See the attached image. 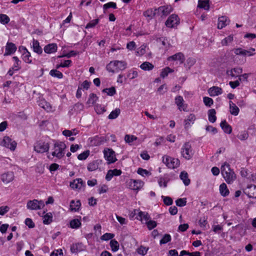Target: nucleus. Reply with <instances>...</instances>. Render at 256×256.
I'll use <instances>...</instances> for the list:
<instances>
[{"instance_id": "nucleus-1", "label": "nucleus", "mask_w": 256, "mask_h": 256, "mask_svg": "<svg viewBox=\"0 0 256 256\" xmlns=\"http://www.w3.org/2000/svg\"><path fill=\"white\" fill-rule=\"evenodd\" d=\"M220 170L222 177L228 184H232L235 180L236 174L228 164L224 162Z\"/></svg>"}, {"instance_id": "nucleus-2", "label": "nucleus", "mask_w": 256, "mask_h": 256, "mask_svg": "<svg viewBox=\"0 0 256 256\" xmlns=\"http://www.w3.org/2000/svg\"><path fill=\"white\" fill-rule=\"evenodd\" d=\"M127 68V63L124 60H114L110 61L106 66V70L112 74L123 71Z\"/></svg>"}, {"instance_id": "nucleus-3", "label": "nucleus", "mask_w": 256, "mask_h": 256, "mask_svg": "<svg viewBox=\"0 0 256 256\" xmlns=\"http://www.w3.org/2000/svg\"><path fill=\"white\" fill-rule=\"evenodd\" d=\"M66 146L64 142L56 141L54 143V146L52 148V155L58 159L62 158L66 154Z\"/></svg>"}, {"instance_id": "nucleus-4", "label": "nucleus", "mask_w": 256, "mask_h": 256, "mask_svg": "<svg viewBox=\"0 0 256 256\" xmlns=\"http://www.w3.org/2000/svg\"><path fill=\"white\" fill-rule=\"evenodd\" d=\"M162 162L168 168L171 169L178 168L180 164L178 159L168 156H162Z\"/></svg>"}, {"instance_id": "nucleus-5", "label": "nucleus", "mask_w": 256, "mask_h": 256, "mask_svg": "<svg viewBox=\"0 0 256 256\" xmlns=\"http://www.w3.org/2000/svg\"><path fill=\"white\" fill-rule=\"evenodd\" d=\"M45 206V204L42 200L34 199L30 200L27 202L26 208L30 210H38L42 208Z\"/></svg>"}, {"instance_id": "nucleus-6", "label": "nucleus", "mask_w": 256, "mask_h": 256, "mask_svg": "<svg viewBox=\"0 0 256 256\" xmlns=\"http://www.w3.org/2000/svg\"><path fill=\"white\" fill-rule=\"evenodd\" d=\"M103 152L104 158L106 160L108 164H114L117 160L116 153L112 149L105 148Z\"/></svg>"}, {"instance_id": "nucleus-7", "label": "nucleus", "mask_w": 256, "mask_h": 256, "mask_svg": "<svg viewBox=\"0 0 256 256\" xmlns=\"http://www.w3.org/2000/svg\"><path fill=\"white\" fill-rule=\"evenodd\" d=\"M182 156L186 160H190L193 155L191 144L190 142H186L181 148Z\"/></svg>"}, {"instance_id": "nucleus-8", "label": "nucleus", "mask_w": 256, "mask_h": 256, "mask_svg": "<svg viewBox=\"0 0 256 256\" xmlns=\"http://www.w3.org/2000/svg\"><path fill=\"white\" fill-rule=\"evenodd\" d=\"M144 182L140 180L130 179L128 182V188L134 191H139L144 186Z\"/></svg>"}, {"instance_id": "nucleus-9", "label": "nucleus", "mask_w": 256, "mask_h": 256, "mask_svg": "<svg viewBox=\"0 0 256 256\" xmlns=\"http://www.w3.org/2000/svg\"><path fill=\"white\" fill-rule=\"evenodd\" d=\"M50 144L48 142L42 141L38 142L34 146V150L38 153H44L48 150Z\"/></svg>"}, {"instance_id": "nucleus-10", "label": "nucleus", "mask_w": 256, "mask_h": 256, "mask_svg": "<svg viewBox=\"0 0 256 256\" xmlns=\"http://www.w3.org/2000/svg\"><path fill=\"white\" fill-rule=\"evenodd\" d=\"M180 24V18L178 15L172 14L170 15L166 22V26L170 28L176 26Z\"/></svg>"}, {"instance_id": "nucleus-11", "label": "nucleus", "mask_w": 256, "mask_h": 256, "mask_svg": "<svg viewBox=\"0 0 256 256\" xmlns=\"http://www.w3.org/2000/svg\"><path fill=\"white\" fill-rule=\"evenodd\" d=\"M134 214H138L136 218L140 220L142 224H146L149 220L150 216L146 212L140 211L139 210H134Z\"/></svg>"}, {"instance_id": "nucleus-12", "label": "nucleus", "mask_w": 256, "mask_h": 256, "mask_svg": "<svg viewBox=\"0 0 256 256\" xmlns=\"http://www.w3.org/2000/svg\"><path fill=\"white\" fill-rule=\"evenodd\" d=\"M0 144L12 150H14L16 146V143L15 141L12 140L10 137L7 136L4 137Z\"/></svg>"}, {"instance_id": "nucleus-13", "label": "nucleus", "mask_w": 256, "mask_h": 256, "mask_svg": "<svg viewBox=\"0 0 256 256\" xmlns=\"http://www.w3.org/2000/svg\"><path fill=\"white\" fill-rule=\"evenodd\" d=\"M175 104L178 106V108L180 111H188V104H186L182 96H176L174 99Z\"/></svg>"}, {"instance_id": "nucleus-14", "label": "nucleus", "mask_w": 256, "mask_h": 256, "mask_svg": "<svg viewBox=\"0 0 256 256\" xmlns=\"http://www.w3.org/2000/svg\"><path fill=\"white\" fill-rule=\"evenodd\" d=\"M0 178L4 184H8L14 180V175L12 172H7L2 174L0 175Z\"/></svg>"}, {"instance_id": "nucleus-15", "label": "nucleus", "mask_w": 256, "mask_h": 256, "mask_svg": "<svg viewBox=\"0 0 256 256\" xmlns=\"http://www.w3.org/2000/svg\"><path fill=\"white\" fill-rule=\"evenodd\" d=\"M70 186L73 190H80L84 186L85 183L82 178H76L70 182Z\"/></svg>"}, {"instance_id": "nucleus-16", "label": "nucleus", "mask_w": 256, "mask_h": 256, "mask_svg": "<svg viewBox=\"0 0 256 256\" xmlns=\"http://www.w3.org/2000/svg\"><path fill=\"white\" fill-rule=\"evenodd\" d=\"M20 50L22 52V60L27 64L32 62V56L30 53L28 51L26 48L22 46Z\"/></svg>"}, {"instance_id": "nucleus-17", "label": "nucleus", "mask_w": 256, "mask_h": 256, "mask_svg": "<svg viewBox=\"0 0 256 256\" xmlns=\"http://www.w3.org/2000/svg\"><path fill=\"white\" fill-rule=\"evenodd\" d=\"M244 193L250 198H256V186L250 184L244 190Z\"/></svg>"}, {"instance_id": "nucleus-18", "label": "nucleus", "mask_w": 256, "mask_h": 256, "mask_svg": "<svg viewBox=\"0 0 256 256\" xmlns=\"http://www.w3.org/2000/svg\"><path fill=\"white\" fill-rule=\"evenodd\" d=\"M16 46L12 42H8L6 46V50L4 54V56H10L14 54L16 50Z\"/></svg>"}, {"instance_id": "nucleus-19", "label": "nucleus", "mask_w": 256, "mask_h": 256, "mask_svg": "<svg viewBox=\"0 0 256 256\" xmlns=\"http://www.w3.org/2000/svg\"><path fill=\"white\" fill-rule=\"evenodd\" d=\"M102 160H96L90 162L87 166V169L90 172L96 170L102 164Z\"/></svg>"}, {"instance_id": "nucleus-20", "label": "nucleus", "mask_w": 256, "mask_h": 256, "mask_svg": "<svg viewBox=\"0 0 256 256\" xmlns=\"http://www.w3.org/2000/svg\"><path fill=\"white\" fill-rule=\"evenodd\" d=\"M230 20L226 16H222L218 19V28L222 29L230 23Z\"/></svg>"}, {"instance_id": "nucleus-21", "label": "nucleus", "mask_w": 256, "mask_h": 256, "mask_svg": "<svg viewBox=\"0 0 256 256\" xmlns=\"http://www.w3.org/2000/svg\"><path fill=\"white\" fill-rule=\"evenodd\" d=\"M58 50V46L56 44L52 43L46 45L44 48V52L48 54H53L56 52Z\"/></svg>"}, {"instance_id": "nucleus-22", "label": "nucleus", "mask_w": 256, "mask_h": 256, "mask_svg": "<svg viewBox=\"0 0 256 256\" xmlns=\"http://www.w3.org/2000/svg\"><path fill=\"white\" fill-rule=\"evenodd\" d=\"M84 248L82 243L72 244L70 246V251L72 253L77 254L84 250Z\"/></svg>"}, {"instance_id": "nucleus-23", "label": "nucleus", "mask_w": 256, "mask_h": 256, "mask_svg": "<svg viewBox=\"0 0 256 256\" xmlns=\"http://www.w3.org/2000/svg\"><path fill=\"white\" fill-rule=\"evenodd\" d=\"M208 92L211 96H216L221 94L222 93V90L218 86H212L208 90Z\"/></svg>"}, {"instance_id": "nucleus-24", "label": "nucleus", "mask_w": 256, "mask_h": 256, "mask_svg": "<svg viewBox=\"0 0 256 256\" xmlns=\"http://www.w3.org/2000/svg\"><path fill=\"white\" fill-rule=\"evenodd\" d=\"M168 61L178 60L180 62V63H182L184 60V56L182 53L178 52L173 56L168 57Z\"/></svg>"}, {"instance_id": "nucleus-25", "label": "nucleus", "mask_w": 256, "mask_h": 256, "mask_svg": "<svg viewBox=\"0 0 256 256\" xmlns=\"http://www.w3.org/2000/svg\"><path fill=\"white\" fill-rule=\"evenodd\" d=\"M242 72V70L241 68L237 67L232 68L230 70L227 71V74L232 78H236L239 76Z\"/></svg>"}, {"instance_id": "nucleus-26", "label": "nucleus", "mask_w": 256, "mask_h": 256, "mask_svg": "<svg viewBox=\"0 0 256 256\" xmlns=\"http://www.w3.org/2000/svg\"><path fill=\"white\" fill-rule=\"evenodd\" d=\"M170 179L167 176L164 175V176H160L158 178V182L160 187L166 188L168 186V183Z\"/></svg>"}, {"instance_id": "nucleus-27", "label": "nucleus", "mask_w": 256, "mask_h": 256, "mask_svg": "<svg viewBox=\"0 0 256 256\" xmlns=\"http://www.w3.org/2000/svg\"><path fill=\"white\" fill-rule=\"evenodd\" d=\"M32 46L34 52L38 54H40L42 53V49L40 46V43L38 40L34 39L33 40Z\"/></svg>"}, {"instance_id": "nucleus-28", "label": "nucleus", "mask_w": 256, "mask_h": 256, "mask_svg": "<svg viewBox=\"0 0 256 256\" xmlns=\"http://www.w3.org/2000/svg\"><path fill=\"white\" fill-rule=\"evenodd\" d=\"M81 206V202L80 200L75 202L72 200L70 202V210L72 212L78 211Z\"/></svg>"}, {"instance_id": "nucleus-29", "label": "nucleus", "mask_w": 256, "mask_h": 256, "mask_svg": "<svg viewBox=\"0 0 256 256\" xmlns=\"http://www.w3.org/2000/svg\"><path fill=\"white\" fill-rule=\"evenodd\" d=\"M229 105L230 113L234 116H238L240 112L239 108L230 100L229 102Z\"/></svg>"}, {"instance_id": "nucleus-30", "label": "nucleus", "mask_w": 256, "mask_h": 256, "mask_svg": "<svg viewBox=\"0 0 256 256\" xmlns=\"http://www.w3.org/2000/svg\"><path fill=\"white\" fill-rule=\"evenodd\" d=\"M196 120V116L194 114H190L184 120V126L186 128H188L191 126L192 124H193Z\"/></svg>"}, {"instance_id": "nucleus-31", "label": "nucleus", "mask_w": 256, "mask_h": 256, "mask_svg": "<svg viewBox=\"0 0 256 256\" xmlns=\"http://www.w3.org/2000/svg\"><path fill=\"white\" fill-rule=\"evenodd\" d=\"M220 126L225 133L230 134L232 132V128L231 126L226 122V120L222 121L220 124Z\"/></svg>"}, {"instance_id": "nucleus-32", "label": "nucleus", "mask_w": 256, "mask_h": 256, "mask_svg": "<svg viewBox=\"0 0 256 256\" xmlns=\"http://www.w3.org/2000/svg\"><path fill=\"white\" fill-rule=\"evenodd\" d=\"M156 10H152L150 8L144 12L143 15L148 20H150L153 18L156 14Z\"/></svg>"}, {"instance_id": "nucleus-33", "label": "nucleus", "mask_w": 256, "mask_h": 256, "mask_svg": "<svg viewBox=\"0 0 256 256\" xmlns=\"http://www.w3.org/2000/svg\"><path fill=\"white\" fill-rule=\"evenodd\" d=\"M172 10V8L170 6H160L158 11L161 12L163 16H166L170 14Z\"/></svg>"}, {"instance_id": "nucleus-34", "label": "nucleus", "mask_w": 256, "mask_h": 256, "mask_svg": "<svg viewBox=\"0 0 256 256\" xmlns=\"http://www.w3.org/2000/svg\"><path fill=\"white\" fill-rule=\"evenodd\" d=\"M180 178L182 180L185 186H188L190 184V180L188 178V174L186 172H182L180 175Z\"/></svg>"}, {"instance_id": "nucleus-35", "label": "nucleus", "mask_w": 256, "mask_h": 256, "mask_svg": "<svg viewBox=\"0 0 256 256\" xmlns=\"http://www.w3.org/2000/svg\"><path fill=\"white\" fill-rule=\"evenodd\" d=\"M157 42L164 47L165 50H168L171 47V44L168 42L166 38H160L157 40Z\"/></svg>"}, {"instance_id": "nucleus-36", "label": "nucleus", "mask_w": 256, "mask_h": 256, "mask_svg": "<svg viewBox=\"0 0 256 256\" xmlns=\"http://www.w3.org/2000/svg\"><path fill=\"white\" fill-rule=\"evenodd\" d=\"M234 40V35L233 34H230L227 37H226L224 38L221 41V44L222 46H228L230 44L232 43V42Z\"/></svg>"}, {"instance_id": "nucleus-37", "label": "nucleus", "mask_w": 256, "mask_h": 256, "mask_svg": "<svg viewBox=\"0 0 256 256\" xmlns=\"http://www.w3.org/2000/svg\"><path fill=\"white\" fill-rule=\"evenodd\" d=\"M216 112L214 108L210 109L208 111V120L212 122H214L216 120Z\"/></svg>"}, {"instance_id": "nucleus-38", "label": "nucleus", "mask_w": 256, "mask_h": 256, "mask_svg": "<svg viewBox=\"0 0 256 256\" xmlns=\"http://www.w3.org/2000/svg\"><path fill=\"white\" fill-rule=\"evenodd\" d=\"M174 72V70L168 66H166L164 68H162L161 70L160 76L161 78H164L166 77L168 74L170 73H172Z\"/></svg>"}, {"instance_id": "nucleus-39", "label": "nucleus", "mask_w": 256, "mask_h": 256, "mask_svg": "<svg viewBox=\"0 0 256 256\" xmlns=\"http://www.w3.org/2000/svg\"><path fill=\"white\" fill-rule=\"evenodd\" d=\"M43 223L45 224H48L52 221V214L51 212H48L42 216Z\"/></svg>"}, {"instance_id": "nucleus-40", "label": "nucleus", "mask_w": 256, "mask_h": 256, "mask_svg": "<svg viewBox=\"0 0 256 256\" xmlns=\"http://www.w3.org/2000/svg\"><path fill=\"white\" fill-rule=\"evenodd\" d=\"M220 192L223 196H226L228 195L230 192L226 184L222 183L220 185Z\"/></svg>"}, {"instance_id": "nucleus-41", "label": "nucleus", "mask_w": 256, "mask_h": 256, "mask_svg": "<svg viewBox=\"0 0 256 256\" xmlns=\"http://www.w3.org/2000/svg\"><path fill=\"white\" fill-rule=\"evenodd\" d=\"M140 68L144 70H151L154 68V66L148 62H145L142 64L140 66Z\"/></svg>"}, {"instance_id": "nucleus-42", "label": "nucleus", "mask_w": 256, "mask_h": 256, "mask_svg": "<svg viewBox=\"0 0 256 256\" xmlns=\"http://www.w3.org/2000/svg\"><path fill=\"white\" fill-rule=\"evenodd\" d=\"M70 225L71 228L77 229L81 226V222L78 219H74L70 220Z\"/></svg>"}, {"instance_id": "nucleus-43", "label": "nucleus", "mask_w": 256, "mask_h": 256, "mask_svg": "<svg viewBox=\"0 0 256 256\" xmlns=\"http://www.w3.org/2000/svg\"><path fill=\"white\" fill-rule=\"evenodd\" d=\"M12 60L14 62V65L12 67V70H14L18 71L20 68L21 62L20 60L16 56L12 58Z\"/></svg>"}, {"instance_id": "nucleus-44", "label": "nucleus", "mask_w": 256, "mask_h": 256, "mask_svg": "<svg viewBox=\"0 0 256 256\" xmlns=\"http://www.w3.org/2000/svg\"><path fill=\"white\" fill-rule=\"evenodd\" d=\"M112 250L113 252H117L120 247L118 242L116 240H112L110 243Z\"/></svg>"}, {"instance_id": "nucleus-45", "label": "nucleus", "mask_w": 256, "mask_h": 256, "mask_svg": "<svg viewBox=\"0 0 256 256\" xmlns=\"http://www.w3.org/2000/svg\"><path fill=\"white\" fill-rule=\"evenodd\" d=\"M98 97L94 94H90L89 96V98L87 101V104H94L98 100Z\"/></svg>"}, {"instance_id": "nucleus-46", "label": "nucleus", "mask_w": 256, "mask_h": 256, "mask_svg": "<svg viewBox=\"0 0 256 256\" xmlns=\"http://www.w3.org/2000/svg\"><path fill=\"white\" fill-rule=\"evenodd\" d=\"M39 106L46 110L49 112L52 110V107L49 103L45 100H42L39 103Z\"/></svg>"}, {"instance_id": "nucleus-47", "label": "nucleus", "mask_w": 256, "mask_h": 256, "mask_svg": "<svg viewBox=\"0 0 256 256\" xmlns=\"http://www.w3.org/2000/svg\"><path fill=\"white\" fill-rule=\"evenodd\" d=\"M198 7L205 10H208L210 5L208 1L199 0L198 2Z\"/></svg>"}, {"instance_id": "nucleus-48", "label": "nucleus", "mask_w": 256, "mask_h": 256, "mask_svg": "<svg viewBox=\"0 0 256 256\" xmlns=\"http://www.w3.org/2000/svg\"><path fill=\"white\" fill-rule=\"evenodd\" d=\"M120 113V108H116L112 110L108 116V118L110 120H114L118 117Z\"/></svg>"}, {"instance_id": "nucleus-49", "label": "nucleus", "mask_w": 256, "mask_h": 256, "mask_svg": "<svg viewBox=\"0 0 256 256\" xmlns=\"http://www.w3.org/2000/svg\"><path fill=\"white\" fill-rule=\"evenodd\" d=\"M248 133L246 130H243L239 132L237 135V138L240 140L244 141L246 140L248 138Z\"/></svg>"}, {"instance_id": "nucleus-50", "label": "nucleus", "mask_w": 256, "mask_h": 256, "mask_svg": "<svg viewBox=\"0 0 256 256\" xmlns=\"http://www.w3.org/2000/svg\"><path fill=\"white\" fill-rule=\"evenodd\" d=\"M94 110L97 114H101L106 112V109L104 106L97 104L94 106Z\"/></svg>"}, {"instance_id": "nucleus-51", "label": "nucleus", "mask_w": 256, "mask_h": 256, "mask_svg": "<svg viewBox=\"0 0 256 256\" xmlns=\"http://www.w3.org/2000/svg\"><path fill=\"white\" fill-rule=\"evenodd\" d=\"M138 138L134 135L126 134L124 136L125 142L130 145L132 144L133 142L136 140Z\"/></svg>"}, {"instance_id": "nucleus-52", "label": "nucleus", "mask_w": 256, "mask_h": 256, "mask_svg": "<svg viewBox=\"0 0 256 256\" xmlns=\"http://www.w3.org/2000/svg\"><path fill=\"white\" fill-rule=\"evenodd\" d=\"M50 74L54 78H62L63 77V74L60 71L56 70H52L50 72Z\"/></svg>"}, {"instance_id": "nucleus-53", "label": "nucleus", "mask_w": 256, "mask_h": 256, "mask_svg": "<svg viewBox=\"0 0 256 256\" xmlns=\"http://www.w3.org/2000/svg\"><path fill=\"white\" fill-rule=\"evenodd\" d=\"M102 92L106 93L108 96H113L116 94V90L114 87L112 86L110 88H104Z\"/></svg>"}, {"instance_id": "nucleus-54", "label": "nucleus", "mask_w": 256, "mask_h": 256, "mask_svg": "<svg viewBox=\"0 0 256 256\" xmlns=\"http://www.w3.org/2000/svg\"><path fill=\"white\" fill-rule=\"evenodd\" d=\"M146 46L145 44L142 45L136 50V54L138 56H142L146 52Z\"/></svg>"}, {"instance_id": "nucleus-55", "label": "nucleus", "mask_w": 256, "mask_h": 256, "mask_svg": "<svg viewBox=\"0 0 256 256\" xmlns=\"http://www.w3.org/2000/svg\"><path fill=\"white\" fill-rule=\"evenodd\" d=\"M172 237L169 234H165L160 241V244H166L171 241Z\"/></svg>"}, {"instance_id": "nucleus-56", "label": "nucleus", "mask_w": 256, "mask_h": 256, "mask_svg": "<svg viewBox=\"0 0 256 256\" xmlns=\"http://www.w3.org/2000/svg\"><path fill=\"white\" fill-rule=\"evenodd\" d=\"M10 21L9 17L5 14H0V22L3 24H8Z\"/></svg>"}, {"instance_id": "nucleus-57", "label": "nucleus", "mask_w": 256, "mask_h": 256, "mask_svg": "<svg viewBox=\"0 0 256 256\" xmlns=\"http://www.w3.org/2000/svg\"><path fill=\"white\" fill-rule=\"evenodd\" d=\"M114 234L111 233H106L104 234L102 236L100 237V240H112V238H114Z\"/></svg>"}, {"instance_id": "nucleus-58", "label": "nucleus", "mask_w": 256, "mask_h": 256, "mask_svg": "<svg viewBox=\"0 0 256 256\" xmlns=\"http://www.w3.org/2000/svg\"><path fill=\"white\" fill-rule=\"evenodd\" d=\"M148 250V248L141 246L137 249V252L142 256H145L147 254Z\"/></svg>"}, {"instance_id": "nucleus-59", "label": "nucleus", "mask_w": 256, "mask_h": 256, "mask_svg": "<svg viewBox=\"0 0 256 256\" xmlns=\"http://www.w3.org/2000/svg\"><path fill=\"white\" fill-rule=\"evenodd\" d=\"M162 198L164 203L166 206H170L173 203L172 199L170 196H162Z\"/></svg>"}, {"instance_id": "nucleus-60", "label": "nucleus", "mask_w": 256, "mask_h": 256, "mask_svg": "<svg viewBox=\"0 0 256 256\" xmlns=\"http://www.w3.org/2000/svg\"><path fill=\"white\" fill-rule=\"evenodd\" d=\"M145 224H146L147 227L149 230H152V229L156 228L157 226L156 222L154 220H149Z\"/></svg>"}, {"instance_id": "nucleus-61", "label": "nucleus", "mask_w": 256, "mask_h": 256, "mask_svg": "<svg viewBox=\"0 0 256 256\" xmlns=\"http://www.w3.org/2000/svg\"><path fill=\"white\" fill-rule=\"evenodd\" d=\"M89 155L90 151L87 150L78 154V158L80 160H85Z\"/></svg>"}, {"instance_id": "nucleus-62", "label": "nucleus", "mask_w": 256, "mask_h": 256, "mask_svg": "<svg viewBox=\"0 0 256 256\" xmlns=\"http://www.w3.org/2000/svg\"><path fill=\"white\" fill-rule=\"evenodd\" d=\"M138 76V72L136 70H130L127 74V77L130 79H134Z\"/></svg>"}, {"instance_id": "nucleus-63", "label": "nucleus", "mask_w": 256, "mask_h": 256, "mask_svg": "<svg viewBox=\"0 0 256 256\" xmlns=\"http://www.w3.org/2000/svg\"><path fill=\"white\" fill-rule=\"evenodd\" d=\"M203 102L204 104L208 107H210L214 103L212 99L207 96L204 97Z\"/></svg>"}, {"instance_id": "nucleus-64", "label": "nucleus", "mask_w": 256, "mask_h": 256, "mask_svg": "<svg viewBox=\"0 0 256 256\" xmlns=\"http://www.w3.org/2000/svg\"><path fill=\"white\" fill-rule=\"evenodd\" d=\"M256 49L251 48L248 50H244V56H250L255 54Z\"/></svg>"}]
</instances>
